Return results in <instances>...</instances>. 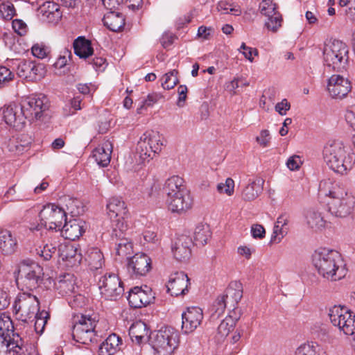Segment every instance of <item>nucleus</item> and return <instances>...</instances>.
Segmentation results:
<instances>
[{
  "instance_id": "20",
  "label": "nucleus",
  "mask_w": 355,
  "mask_h": 355,
  "mask_svg": "<svg viewBox=\"0 0 355 355\" xmlns=\"http://www.w3.org/2000/svg\"><path fill=\"white\" fill-rule=\"evenodd\" d=\"M182 329L184 334L193 332L203 319L202 310L197 306L188 307L182 313Z\"/></svg>"
},
{
  "instance_id": "49",
  "label": "nucleus",
  "mask_w": 355,
  "mask_h": 355,
  "mask_svg": "<svg viewBox=\"0 0 355 355\" xmlns=\"http://www.w3.org/2000/svg\"><path fill=\"white\" fill-rule=\"evenodd\" d=\"M178 73V71L175 69L166 73L161 78L162 87L167 90L173 89L179 83Z\"/></svg>"
},
{
  "instance_id": "19",
  "label": "nucleus",
  "mask_w": 355,
  "mask_h": 355,
  "mask_svg": "<svg viewBox=\"0 0 355 355\" xmlns=\"http://www.w3.org/2000/svg\"><path fill=\"white\" fill-rule=\"evenodd\" d=\"M150 268L151 260L144 253H137L128 261V272L135 278L146 275Z\"/></svg>"
},
{
  "instance_id": "56",
  "label": "nucleus",
  "mask_w": 355,
  "mask_h": 355,
  "mask_svg": "<svg viewBox=\"0 0 355 355\" xmlns=\"http://www.w3.org/2000/svg\"><path fill=\"white\" fill-rule=\"evenodd\" d=\"M259 10L262 15L266 17H270L277 13L276 4L272 0H262L259 3Z\"/></svg>"
},
{
  "instance_id": "51",
  "label": "nucleus",
  "mask_w": 355,
  "mask_h": 355,
  "mask_svg": "<svg viewBox=\"0 0 355 355\" xmlns=\"http://www.w3.org/2000/svg\"><path fill=\"white\" fill-rule=\"evenodd\" d=\"M217 10L222 14L232 13L235 16H239L242 13L240 6L226 1H219L217 5Z\"/></svg>"
},
{
  "instance_id": "54",
  "label": "nucleus",
  "mask_w": 355,
  "mask_h": 355,
  "mask_svg": "<svg viewBox=\"0 0 355 355\" xmlns=\"http://www.w3.org/2000/svg\"><path fill=\"white\" fill-rule=\"evenodd\" d=\"M96 320L95 318H92L90 315H82L80 318L78 317L77 320L75 321L73 327H78L80 329H87L95 331Z\"/></svg>"
},
{
  "instance_id": "13",
  "label": "nucleus",
  "mask_w": 355,
  "mask_h": 355,
  "mask_svg": "<svg viewBox=\"0 0 355 355\" xmlns=\"http://www.w3.org/2000/svg\"><path fill=\"white\" fill-rule=\"evenodd\" d=\"M0 117L7 125L17 130H21L26 125L22 107L15 103L3 106L0 109Z\"/></svg>"
},
{
  "instance_id": "36",
  "label": "nucleus",
  "mask_w": 355,
  "mask_h": 355,
  "mask_svg": "<svg viewBox=\"0 0 355 355\" xmlns=\"http://www.w3.org/2000/svg\"><path fill=\"white\" fill-rule=\"evenodd\" d=\"M263 184V180L259 178L250 180L249 183L243 189L242 198L246 201H251L257 198L262 191Z\"/></svg>"
},
{
  "instance_id": "1",
  "label": "nucleus",
  "mask_w": 355,
  "mask_h": 355,
  "mask_svg": "<svg viewBox=\"0 0 355 355\" xmlns=\"http://www.w3.org/2000/svg\"><path fill=\"white\" fill-rule=\"evenodd\" d=\"M312 263L318 274L330 281L340 280L347 272L341 254L336 250L326 248L315 250Z\"/></svg>"
},
{
  "instance_id": "32",
  "label": "nucleus",
  "mask_w": 355,
  "mask_h": 355,
  "mask_svg": "<svg viewBox=\"0 0 355 355\" xmlns=\"http://www.w3.org/2000/svg\"><path fill=\"white\" fill-rule=\"evenodd\" d=\"M304 217L307 227L313 231H321L326 226L327 221L322 214L318 210L311 209L306 211Z\"/></svg>"
},
{
  "instance_id": "38",
  "label": "nucleus",
  "mask_w": 355,
  "mask_h": 355,
  "mask_svg": "<svg viewBox=\"0 0 355 355\" xmlns=\"http://www.w3.org/2000/svg\"><path fill=\"white\" fill-rule=\"evenodd\" d=\"M107 209L111 218L114 216L129 215L125 202L120 197H112L107 204Z\"/></svg>"
},
{
  "instance_id": "40",
  "label": "nucleus",
  "mask_w": 355,
  "mask_h": 355,
  "mask_svg": "<svg viewBox=\"0 0 355 355\" xmlns=\"http://www.w3.org/2000/svg\"><path fill=\"white\" fill-rule=\"evenodd\" d=\"M89 268L96 270L102 268L104 264V257L102 252L98 248H90L87 250L85 255Z\"/></svg>"
},
{
  "instance_id": "6",
  "label": "nucleus",
  "mask_w": 355,
  "mask_h": 355,
  "mask_svg": "<svg viewBox=\"0 0 355 355\" xmlns=\"http://www.w3.org/2000/svg\"><path fill=\"white\" fill-rule=\"evenodd\" d=\"M43 275L42 268L37 263L23 261L19 266L16 282L21 291H33L39 286L42 281Z\"/></svg>"
},
{
  "instance_id": "62",
  "label": "nucleus",
  "mask_w": 355,
  "mask_h": 355,
  "mask_svg": "<svg viewBox=\"0 0 355 355\" xmlns=\"http://www.w3.org/2000/svg\"><path fill=\"white\" fill-rule=\"evenodd\" d=\"M270 134L268 130H262L259 132V135L256 137V141L262 148L269 146L270 143Z\"/></svg>"
},
{
  "instance_id": "15",
  "label": "nucleus",
  "mask_w": 355,
  "mask_h": 355,
  "mask_svg": "<svg viewBox=\"0 0 355 355\" xmlns=\"http://www.w3.org/2000/svg\"><path fill=\"white\" fill-rule=\"evenodd\" d=\"M327 89L333 98H343L352 89L350 81L339 74H334L327 82Z\"/></svg>"
},
{
  "instance_id": "64",
  "label": "nucleus",
  "mask_w": 355,
  "mask_h": 355,
  "mask_svg": "<svg viewBox=\"0 0 355 355\" xmlns=\"http://www.w3.org/2000/svg\"><path fill=\"white\" fill-rule=\"evenodd\" d=\"M345 117L347 124L355 131V105H352L347 110Z\"/></svg>"
},
{
  "instance_id": "26",
  "label": "nucleus",
  "mask_w": 355,
  "mask_h": 355,
  "mask_svg": "<svg viewBox=\"0 0 355 355\" xmlns=\"http://www.w3.org/2000/svg\"><path fill=\"white\" fill-rule=\"evenodd\" d=\"M54 287L62 295H69L74 293L77 288L76 277L69 273L60 275L55 282Z\"/></svg>"
},
{
  "instance_id": "27",
  "label": "nucleus",
  "mask_w": 355,
  "mask_h": 355,
  "mask_svg": "<svg viewBox=\"0 0 355 355\" xmlns=\"http://www.w3.org/2000/svg\"><path fill=\"white\" fill-rule=\"evenodd\" d=\"M129 335L133 343L141 345L148 341L149 329L145 322L138 320L130 326Z\"/></svg>"
},
{
  "instance_id": "4",
  "label": "nucleus",
  "mask_w": 355,
  "mask_h": 355,
  "mask_svg": "<svg viewBox=\"0 0 355 355\" xmlns=\"http://www.w3.org/2000/svg\"><path fill=\"white\" fill-rule=\"evenodd\" d=\"M164 137L158 131L148 130L140 137L137 143L135 159L138 165L148 162L152 154H157L164 145Z\"/></svg>"
},
{
  "instance_id": "59",
  "label": "nucleus",
  "mask_w": 355,
  "mask_h": 355,
  "mask_svg": "<svg viewBox=\"0 0 355 355\" xmlns=\"http://www.w3.org/2000/svg\"><path fill=\"white\" fill-rule=\"evenodd\" d=\"M14 78V73L7 67L0 66V88L4 87Z\"/></svg>"
},
{
  "instance_id": "46",
  "label": "nucleus",
  "mask_w": 355,
  "mask_h": 355,
  "mask_svg": "<svg viewBox=\"0 0 355 355\" xmlns=\"http://www.w3.org/2000/svg\"><path fill=\"white\" fill-rule=\"evenodd\" d=\"M236 322L231 316L226 317L219 324L217 330L216 338L218 340H222L228 336L230 332L233 330Z\"/></svg>"
},
{
  "instance_id": "30",
  "label": "nucleus",
  "mask_w": 355,
  "mask_h": 355,
  "mask_svg": "<svg viewBox=\"0 0 355 355\" xmlns=\"http://www.w3.org/2000/svg\"><path fill=\"white\" fill-rule=\"evenodd\" d=\"M191 239L187 236H180L172 247L174 257L179 261L188 259L191 255Z\"/></svg>"
},
{
  "instance_id": "24",
  "label": "nucleus",
  "mask_w": 355,
  "mask_h": 355,
  "mask_svg": "<svg viewBox=\"0 0 355 355\" xmlns=\"http://www.w3.org/2000/svg\"><path fill=\"white\" fill-rule=\"evenodd\" d=\"M243 296V286L240 282H230L225 293L220 295L230 309H234Z\"/></svg>"
},
{
  "instance_id": "23",
  "label": "nucleus",
  "mask_w": 355,
  "mask_h": 355,
  "mask_svg": "<svg viewBox=\"0 0 355 355\" xmlns=\"http://www.w3.org/2000/svg\"><path fill=\"white\" fill-rule=\"evenodd\" d=\"M38 16L40 19L47 23H58L62 17L60 6L52 1L44 3L38 8Z\"/></svg>"
},
{
  "instance_id": "47",
  "label": "nucleus",
  "mask_w": 355,
  "mask_h": 355,
  "mask_svg": "<svg viewBox=\"0 0 355 355\" xmlns=\"http://www.w3.org/2000/svg\"><path fill=\"white\" fill-rule=\"evenodd\" d=\"M116 245V254L121 259L128 257L132 252V243L126 238H119Z\"/></svg>"
},
{
  "instance_id": "18",
  "label": "nucleus",
  "mask_w": 355,
  "mask_h": 355,
  "mask_svg": "<svg viewBox=\"0 0 355 355\" xmlns=\"http://www.w3.org/2000/svg\"><path fill=\"white\" fill-rule=\"evenodd\" d=\"M154 300L151 288L145 286L144 288L135 286L129 291L128 300L130 306L139 309L149 304Z\"/></svg>"
},
{
  "instance_id": "57",
  "label": "nucleus",
  "mask_w": 355,
  "mask_h": 355,
  "mask_svg": "<svg viewBox=\"0 0 355 355\" xmlns=\"http://www.w3.org/2000/svg\"><path fill=\"white\" fill-rule=\"evenodd\" d=\"M0 15L6 20H10L15 15L13 4L9 1L0 4Z\"/></svg>"
},
{
  "instance_id": "48",
  "label": "nucleus",
  "mask_w": 355,
  "mask_h": 355,
  "mask_svg": "<svg viewBox=\"0 0 355 355\" xmlns=\"http://www.w3.org/2000/svg\"><path fill=\"white\" fill-rule=\"evenodd\" d=\"M229 308L223 298L218 296L210 308V315L212 320H216L223 315L225 309Z\"/></svg>"
},
{
  "instance_id": "58",
  "label": "nucleus",
  "mask_w": 355,
  "mask_h": 355,
  "mask_svg": "<svg viewBox=\"0 0 355 355\" xmlns=\"http://www.w3.org/2000/svg\"><path fill=\"white\" fill-rule=\"evenodd\" d=\"M31 51L33 56L39 59H44L47 57L49 48L44 43H36L32 46Z\"/></svg>"
},
{
  "instance_id": "21",
  "label": "nucleus",
  "mask_w": 355,
  "mask_h": 355,
  "mask_svg": "<svg viewBox=\"0 0 355 355\" xmlns=\"http://www.w3.org/2000/svg\"><path fill=\"white\" fill-rule=\"evenodd\" d=\"M189 279L184 272H176L170 275L166 284L167 291L171 295H185L188 292Z\"/></svg>"
},
{
  "instance_id": "10",
  "label": "nucleus",
  "mask_w": 355,
  "mask_h": 355,
  "mask_svg": "<svg viewBox=\"0 0 355 355\" xmlns=\"http://www.w3.org/2000/svg\"><path fill=\"white\" fill-rule=\"evenodd\" d=\"M40 225L47 230L60 231L66 221L67 214L60 207L55 204L44 206L40 212Z\"/></svg>"
},
{
  "instance_id": "17",
  "label": "nucleus",
  "mask_w": 355,
  "mask_h": 355,
  "mask_svg": "<svg viewBox=\"0 0 355 355\" xmlns=\"http://www.w3.org/2000/svg\"><path fill=\"white\" fill-rule=\"evenodd\" d=\"M166 204L171 212L182 214L191 209L193 199L188 191L166 197Z\"/></svg>"
},
{
  "instance_id": "50",
  "label": "nucleus",
  "mask_w": 355,
  "mask_h": 355,
  "mask_svg": "<svg viewBox=\"0 0 355 355\" xmlns=\"http://www.w3.org/2000/svg\"><path fill=\"white\" fill-rule=\"evenodd\" d=\"M295 355H322L320 352V347L314 343H304L299 346Z\"/></svg>"
},
{
  "instance_id": "31",
  "label": "nucleus",
  "mask_w": 355,
  "mask_h": 355,
  "mask_svg": "<svg viewBox=\"0 0 355 355\" xmlns=\"http://www.w3.org/2000/svg\"><path fill=\"white\" fill-rule=\"evenodd\" d=\"M112 144L109 140L104 141L93 150V157L100 166H107L111 159Z\"/></svg>"
},
{
  "instance_id": "16",
  "label": "nucleus",
  "mask_w": 355,
  "mask_h": 355,
  "mask_svg": "<svg viewBox=\"0 0 355 355\" xmlns=\"http://www.w3.org/2000/svg\"><path fill=\"white\" fill-rule=\"evenodd\" d=\"M354 204L355 199L351 194L336 198L329 202V211L336 217L345 218L352 213Z\"/></svg>"
},
{
  "instance_id": "60",
  "label": "nucleus",
  "mask_w": 355,
  "mask_h": 355,
  "mask_svg": "<svg viewBox=\"0 0 355 355\" xmlns=\"http://www.w3.org/2000/svg\"><path fill=\"white\" fill-rule=\"evenodd\" d=\"M162 96L157 93L150 94L147 96L146 98L141 101V105L137 108V112L140 113V110L143 108L152 107L154 104L157 103Z\"/></svg>"
},
{
  "instance_id": "5",
  "label": "nucleus",
  "mask_w": 355,
  "mask_h": 355,
  "mask_svg": "<svg viewBox=\"0 0 355 355\" xmlns=\"http://www.w3.org/2000/svg\"><path fill=\"white\" fill-rule=\"evenodd\" d=\"M323 58L326 67L334 71L346 69L348 61V48L340 40H334L324 44Z\"/></svg>"
},
{
  "instance_id": "12",
  "label": "nucleus",
  "mask_w": 355,
  "mask_h": 355,
  "mask_svg": "<svg viewBox=\"0 0 355 355\" xmlns=\"http://www.w3.org/2000/svg\"><path fill=\"white\" fill-rule=\"evenodd\" d=\"M21 107L26 121L32 122L40 119L43 113L49 109V100L43 95L31 96L23 101Z\"/></svg>"
},
{
  "instance_id": "22",
  "label": "nucleus",
  "mask_w": 355,
  "mask_h": 355,
  "mask_svg": "<svg viewBox=\"0 0 355 355\" xmlns=\"http://www.w3.org/2000/svg\"><path fill=\"white\" fill-rule=\"evenodd\" d=\"M86 228L87 225L84 220L75 218L69 221H64V224L60 230L65 239L74 241L83 235Z\"/></svg>"
},
{
  "instance_id": "45",
  "label": "nucleus",
  "mask_w": 355,
  "mask_h": 355,
  "mask_svg": "<svg viewBox=\"0 0 355 355\" xmlns=\"http://www.w3.org/2000/svg\"><path fill=\"white\" fill-rule=\"evenodd\" d=\"M36 254L42 257L45 261H49L53 256L56 255L58 250L57 249V245L55 243H46L37 247L35 249Z\"/></svg>"
},
{
  "instance_id": "37",
  "label": "nucleus",
  "mask_w": 355,
  "mask_h": 355,
  "mask_svg": "<svg viewBox=\"0 0 355 355\" xmlns=\"http://www.w3.org/2000/svg\"><path fill=\"white\" fill-rule=\"evenodd\" d=\"M74 53L80 58L87 59L94 53L91 42L84 37H78L73 44Z\"/></svg>"
},
{
  "instance_id": "55",
  "label": "nucleus",
  "mask_w": 355,
  "mask_h": 355,
  "mask_svg": "<svg viewBox=\"0 0 355 355\" xmlns=\"http://www.w3.org/2000/svg\"><path fill=\"white\" fill-rule=\"evenodd\" d=\"M217 191L220 194H226L231 196L234 192V181L228 178L225 180V182H220L216 186Z\"/></svg>"
},
{
  "instance_id": "33",
  "label": "nucleus",
  "mask_w": 355,
  "mask_h": 355,
  "mask_svg": "<svg viewBox=\"0 0 355 355\" xmlns=\"http://www.w3.org/2000/svg\"><path fill=\"white\" fill-rule=\"evenodd\" d=\"M58 256L63 260L69 261V264L75 266L79 264L82 255L78 252L77 248L71 244H62L58 248Z\"/></svg>"
},
{
  "instance_id": "9",
  "label": "nucleus",
  "mask_w": 355,
  "mask_h": 355,
  "mask_svg": "<svg viewBox=\"0 0 355 355\" xmlns=\"http://www.w3.org/2000/svg\"><path fill=\"white\" fill-rule=\"evenodd\" d=\"M331 323L345 335L355 333V314L347 307L335 305L329 311Z\"/></svg>"
},
{
  "instance_id": "7",
  "label": "nucleus",
  "mask_w": 355,
  "mask_h": 355,
  "mask_svg": "<svg viewBox=\"0 0 355 355\" xmlns=\"http://www.w3.org/2000/svg\"><path fill=\"white\" fill-rule=\"evenodd\" d=\"M178 344L179 334L172 327H165L157 331L151 341L155 355H172Z\"/></svg>"
},
{
  "instance_id": "42",
  "label": "nucleus",
  "mask_w": 355,
  "mask_h": 355,
  "mask_svg": "<svg viewBox=\"0 0 355 355\" xmlns=\"http://www.w3.org/2000/svg\"><path fill=\"white\" fill-rule=\"evenodd\" d=\"M33 139L28 135H21L12 140L9 144L10 150L20 154L26 151L31 144Z\"/></svg>"
},
{
  "instance_id": "41",
  "label": "nucleus",
  "mask_w": 355,
  "mask_h": 355,
  "mask_svg": "<svg viewBox=\"0 0 355 355\" xmlns=\"http://www.w3.org/2000/svg\"><path fill=\"white\" fill-rule=\"evenodd\" d=\"M129 215L114 216L112 218V236L116 238L123 237L122 236L128 230V218Z\"/></svg>"
},
{
  "instance_id": "53",
  "label": "nucleus",
  "mask_w": 355,
  "mask_h": 355,
  "mask_svg": "<svg viewBox=\"0 0 355 355\" xmlns=\"http://www.w3.org/2000/svg\"><path fill=\"white\" fill-rule=\"evenodd\" d=\"M267 19L265 21L266 28L272 33H276L282 26V17L279 12L275 13L270 17H266Z\"/></svg>"
},
{
  "instance_id": "3",
  "label": "nucleus",
  "mask_w": 355,
  "mask_h": 355,
  "mask_svg": "<svg viewBox=\"0 0 355 355\" xmlns=\"http://www.w3.org/2000/svg\"><path fill=\"white\" fill-rule=\"evenodd\" d=\"M13 334V325L10 318L6 314H0V355H36L35 351L31 349L26 351L19 344L18 340L11 338Z\"/></svg>"
},
{
  "instance_id": "11",
  "label": "nucleus",
  "mask_w": 355,
  "mask_h": 355,
  "mask_svg": "<svg viewBox=\"0 0 355 355\" xmlns=\"http://www.w3.org/2000/svg\"><path fill=\"white\" fill-rule=\"evenodd\" d=\"M98 286L100 293L105 300H116L122 296L124 289L119 277L114 274H106L102 276Z\"/></svg>"
},
{
  "instance_id": "28",
  "label": "nucleus",
  "mask_w": 355,
  "mask_h": 355,
  "mask_svg": "<svg viewBox=\"0 0 355 355\" xmlns=\"http://www.w3.org/2000/svg\"><path fill=\"white\" fill-rule=\"evenodd\" d=\"M290 216L283 213L278 216L275 223L270 241L279 243L288 232V223Z\"/></svg>"
},
{
  "instance_id": "14",
  "label": "nucleus",
  "mask_w": 355,
  "mask_h": 355,
  "mask_svg": "<svg viewBox=\"0 0 355 355\" xmlns=\"http://www.w3.org/2000/svg\"><path fill=\"white\" fill-rule=\"evenodd\" d=\"M45 71L43 64L25 60L19 61L16 69L17 74L27 81H35L42 78Z\"/></svg>"
},
{
  "instance_id": "43",
  "label": "nucleus",
  "mask_w": 355,
  "mask_h": 355,
  "mask_svg": "<svg viewBox=\"0 0 355 355\" xmlns=\"http://www.w3.org/2000/svg\"><path fill=\"white\" fill-rule=\"evenodd\" d=\"M211 236L210 228L207 225L199 224L194 230L193 243L197 246H204Z\"/></svg>"
},
{
  "instance_id": "52",
  "label": "nucleus",
  "mask_w": 355,
  "mask_h": 355,
  "mask_svg": "<svg viewBox=\"0 0 355 355\" xmlns=\"http://www.w3.org/2000/svg\"><path fill=\"white\" fill-rule=\"evenodd\" d=\"M34 316L35 318V329L37 333L41 334L43 333L47 321L49 319V313L44 310L38 311Z\"/></svg>"
},
{
  "instance_id": "44",
  "label": "nucleus",
  "mask_w": 355,
  "mask_h": 355,
  "mask_svg": "<svg viewBox=\"0 0 355 355\" xmlns=\"http://www.w3.org/2000/svg\"><path fill=\"white\" fill-rule=\"evenodd\" d=\"M72 336L77 343L88 345L93 341L96 337V332L93 330L80 329L78 327H73Z\"/></svg>"
},
{
  "instance_id": "39",
  "label": "nucleus",
  "mask_w": 355,
  "mask_h": 355,
  "mask_svg": "<svg viewBox=\"0 0 355 355\" xmlns=\"http://www.w3.org/2000/svg\"><path fill=\"white\" fill-rule=\"evenodd\" d=\"M103 24L110 31L116 32L121 30L125 25V18L119 12H108L104 15Z\"/></svg>"
},
{
  "instance_id": "34",
  "label": "nucleus",
  "mask_w": 355,
  "mask_h": 355,
  "mask_svg": "<svg viewBox=\"0 0 355 355\" xmlns=\"http://www.w3.org/2000/svg\"><path fill=\"white\" fill-rule=\"evenodd\" d=\"M17 248V241L7 230H0V251L4 255L12 254Z\"/></svg>"
},
{
  "instance_id": "8",
  "label": "nucleus",
  "mask_w": 355,
  "mask_h": 355,
  "mask_svg": "<svg viewBox=\"0 0 355 355\" xmlns=\"http://www.w3.org/2000/svg\"><path fill=\"white\" fill-rule=\"evenodd\" d=\"M12 306L16 318L26 322L39 311L40 302L32 293L23 292L17 295Z\"/></svg>"
},
{
  "instance_id": "2",
  "label": "nucleus",
  "mask_w": 355,
  "mask_h": 355,
  "mask_svg": "<svg viewBox=\"0 0 355 355\" xmlns=\"http://www.w3.org/2000/svg\"><path fill=\"white\" fill-rule=\"evenodd\" d=\"M323 159L327 166L337 173L345 175L355 163V155L342 141H329L323 148Z\"/></svg>"
},
{
  "instance_id": "35",
  "label": "nucleus",
  "mask_w": 355,
  "mask_h": 355,
  "mask_svg": "<svg viewBox=\"0 0 355 355\" xmlns=\"http://www.w3.org/2000/svg\"><path fill=\"white\" fill-rule=\"evenodd\" d=\"M122 344L121 338L115 334H110L100 345L99 355H114Z\"/></svg>"
},
{
  "instance_id": "61",
  "label": "nucleus",
  "mask_w": 355,
  "mask_h": 355,
  "mask_svg": "<svg viewBox=\"0 0 355 355\" xmlns=\"http://www.w3.org/2000/svg\"><path fill=\"white\" fill-rule=\"evenodd\" d=\"M239 51L250 62H252L254 61L252 55H254L255 56H257L259 54L258 50L257 49L248 46L244 42L241 44Z\"/></svg>"
},
{
  "instance_id": "63",
  "label": "nucleus",
  "mask_w": 355,
  "mask_h": 355,
  "mask_svg": "<svg viewBox=\"0 0 355 355\" xmlns=\"http://www.w3.org/2000/svg\"><path fill=\"white\" fill-rule=\"evenodd\" d=\"M71 55V52L67 49H64L61 52L60 54L57 59L56 62H55L54 65L56 68H62L64 67L67 64L70 58V56Z\"/></svg>"
},
{
  "instance_id": "25",
  "label": "nucleus",
  "mask_w": 355,
  "mask_h": 355,
  "mask_svg": "<svg viewBox=\"0 0 355 355\" xmlns=\"http://www.w3.org/2000/svg\"><path fill=\"white\" fill-rule=\"evenodd\" d=\"M319 191L321 194L329 196L331 200L349 195L341 184L331 179L322 180L319 185Z\"/></svg>"
},
{
  "instance_id": "29",
  "label": "nucleus",
  "mask_w": 355,
  "mask_h": 355,
  "mask_svg": "<svg viewBox=\"0 0 355 355\" xmlns=\"http://www.w3.org/2000/svg\"><path fill=\"white\" fill-rule=\"evenodd\" d=\"M163 191L166 197L188 192L189 190L184 184L182 178L178 175H173L168 178L164 182Z\"/></svg>"
}]
</instances>
